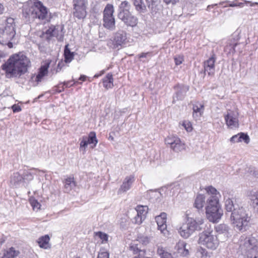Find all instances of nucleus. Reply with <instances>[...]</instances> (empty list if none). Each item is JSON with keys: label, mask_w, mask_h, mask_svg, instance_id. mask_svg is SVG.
<instances>
[{"label": "nucleus", "mask_w": 258, "mask_h": 258, "mask_svg": "<svg viewBox=\"0 0 258 258\" xmlns=\"http://www.w3.org/2000/svg\"><path fill=\"white\" fill-rule=\"evenodd\" d=\"M154 3H152L151 4H149L148 5V8L149 9H151V12L152 13H156V10H154L153 8H154Z\"/></svg>", "instance_id": "57"}, {"label": "nucleus", "mask_w": 258, "mask_h": 258, "mask_svg": "<svg viewBox=\"0 0 258 258\" xmlns=\"http://www.w3.org/2000/svg\"><path fill=\"white\" fill-rule=\"evenodd\" d=\"M140 241L144 244L149 242V239L147 237H143L140 239Z\"/></svg>", "instance_id": "56"}, {"label": "nucleus", "mask_w": 258, "mask_h": 258, "mask_svg": "<svg viewBox=\"0 0 258 258\" xmlns=\"http://www.w3.org/2000/svg\"><path fill=\"white\" fill-rule=\"evenodd\" d=\"M206 214L207 219L213 223H217L221 219L223 215V211L221 207L208 208L206 210Z\"/></svg>", "instance_id": "11"}, {"label": "nucleus", "mask_w": 258, "mask_h": 258, "mask_svg": "<svg viewBox=\"0 0 258 258\" xmlns=\"http://www.w3.org/2000/svg\"><path fill=\"white\" fill-rule=\"evenodd\" d=\"M103 73H104V71H102L101 72V74H96V75H95L94 77V78H98V77H99V76H100V75H101V74H103Z\"/></svg>", "instance_id": "63"}, {"label": "nucleus", "mask_w": 258, "mask_h": 258, "mask_svg": "<svg viewBox=\"0 0 258 258\" xmlns=\"http://www.w3.org/2000/svg\"><path fill=\"white\" fill-rule=\"evenodd\" d=\"M86 77L84 75H81L79 78V80L82 81H85L86 80Z\"/></svg>", "instance_id": "59"}, {"label": "nucleus", "mask_w": 258, "mask_h": 258, "mask_svg": "<svg viewBox=\"0 0 258 258\" xmlns=\"http://www.w3.org/2000/svg\"><path fill=\"white\" fill-rule=\"evenodd\" d=\"M15 34L14 19L9 18L5 25L0 28V43L7 45L10 48H12L13 43H15Z\"/></svg>", "instance_id": "4"}, {"label": "nucleus", "mask_w": 258, "mask_h": 258, "mask_svg": "<svg viewBox=\"0 0 258 258\" xmlns=\"http://www.w3.org/2000/svg\"><path fill=\"white\" fill-rule=\"evenodd\" d=\"M23 178L18 172H15L11 175L10 183L13 187H17L21 183Z\"/></svg>", "instance_id": "28"}, {"label": "nucleus", "mask_w": 258, "mask_h": 258, "mask_svg": "<svg viewBox=\"0 0 258 258\" xmlns=\"http://www.w3.org/2000/svg\"><path fill=\"white\" fill-rule=\"evenodd\" d=\"M157 253L161 258H173L172 254L163 247L158 248Z\"/></svg>", "instance_id": "38"}, {"label": "nucleus", "mask_w": 258, "mask_h": 258, "mask_svg": "<svg viewBox=\"0 0 258 258\" xmlns=\"http://www.w3.org/2000/svg\"><path fill=\"white\" fill-rule=\"evenodd\" d=\"M247 171L254 177L258 178V170L256 169L254 167H249Z\"/></svg>", "instance_id": "49"}, {"label": "nucleus", "mask_w": 258, "mask_h": 258, "mask_svg": "<svg viewBox=\"0 0 258 258\" xmlns=\"http://www.w3.org/2000/svg\"><path fill=\"white\" fill-rule=\"evenodd\" d=\"M29 202L33 208V210L37 211L40 209L41 205L38 201L33 197H30L29 199Z\"/></svg>", "instance_id": "43"}, {"label": "nucleus", "mask_w": 258, "mask_h": 258, "mask_svg": "<svg viewBox=\"0 0 258 258\" xmlns=\"http://www.w3.org/2000/svg\"><path fill=\"white\" fill-rule=\"evenodd\" d=\"M94 236L96 237H98L100 238L102 241L101 242L102 243H104L107 242L108 241V235L105 233H103L101 231L96 232L94 233Z\"/></svg>", "instance_id": "42"}, {"label": "nucleus", "mask_w": 258, "mask_h": 258, "mask_svg": "<svg viewBox=\"0 0 258 258\" xmlns=\"http://www.w3.org/2000/svg\"><path fill=\"white\" fill-rule=\"evenodd\" d=\"M74 16L79 19H84L86 15V7H74Z\"/></svg>", "instance_id": "29"}, {"label": "nucleus", "mask_w": 258, "mask_h": 258, "mask_svg": "<svg viewBox=\"0 0 258 258\" xmlns=\"http://www.w3.org/2000/svg\"><path fill=\"white\" fill-rule=\"evenodd\" d=\"M87 141L89 144H94V146H95L98 143V141L96 136V133L94 132H90L88 137H87Z\"/></svg>", "instance_id": "41"}, {"label": "nucleus", "mask_w": 258, "mask_h": 258, "mask_svg": "<svg viewBox=\"0 0 258 258\" xmlns=\"http://www.w3.org/2000/svg\"><path fill=\"white\" fill-rule=\"evenodd\" d=\"M226 3H229L228 6L229 7H237V6L242 7L244 5V4L242 3H237L236 2H230V1H225V2H221L219 3V5H223L224 4H226Z\"/></svg>", "instance_id": "45"}, {"label": "nucleus", "mask_w": 258, "mask_h": 258, "mask_svg": "<svg viewBox=\"0 0 258 258\" xmlns=\"http://www.w3.org/2000/svg\"><path fill=\"white\" fill-rule=\"evenodd\" d=\"M74 7H86L87 0H74Z\"/></svg>", "instance_id": "47"}, {"label": "nucleus", "mask_w": 258, "mask_h": 258, "mask_svg": "<svg viewBox=\"0 0 258 258\" xmlns=\"http://www.w3.org/2000/svg\"><path fill=\"white\" fill-rule=\"evenodd\" d=\"M239 250L247 258H258V240L252 236H241Z\"/></svg>", "instance_id": "3"}, {"label": "nucleus", "mask_w": 258, "mask_h": 258, "mask_svg": "<svg viewBox=\"0 0 258 258\" xmlns=\"http://www.w3.org/2000/svg\"><path fill=\"white\" fill-rule=\"evenodd\" d=\"M186 243L184 241H179L175 246L178 253L186 255L188 254V250L186 248Z\"/></svg>", "instance_id": "32"}, {"label": "nucleus", "mask_w": 258, "mask_h": 258, "mask_svg": "<svg viewBox=\"0 0 258 258\" xmlns=\"http://www.w3.org/2000/svg\"><path fill=\"white\" fill-rule=\"evenodd\" d=\"M199 243L212 250L216 249L219 245L217 237L209 231H204L200 234Z\"/></svg>", "instance_id": "8"}, {"label": "nucleus", "mask_w": 258, "mask_h": 258, "mask_svg": "<svg viewBox=\"0 0 258 258\" xmlns=\"http://www.w3.org/2000/svg\"><path fill=\"white\" fill-rule=\"evenodd\" d=\"M23 10L24 13L29 17L31 16L40 20H45L48 17L47 9L39 1L34 3L31 8L25 6Z\"/></svg>", "instance_id": "7"}, {"label": "nucleus", "mask_w": 258, "mask_h": 258, "mask_svg": "<svg viewBox=\"0 0 258 258\" xmlns=\"http://www.w3.org/2000/svg\"><path fill=\"white\" fill-rule=\"evenodd\" d=\"M175 93L173 96V103H175L176 101L182 100L189 90V86L182 84H178L174 86Z\"/></svg>", "instance_id": "13"}, {"label": "nucleus", "mask_w": 258, "mask_h": 258, "mask_svg": "<svg viewBox=\"0 0 258 258\" xmlns=\"http://www.w3.org/2000/svg\"><path fill=\"white\" fill-rule=\"evenodd\" d=\"M134 5L137 11L140 13H144L146 10V7L143 0H133Z\"/></svg>", "instance_id": "36"}, {"label": "nucleus", "mask_w": 258, "mask_h": 258, "mask_svg": "<svg viewBox=\"0 0 258 258\" xmlns=\"http://www.w3.org/2000/svg\"><path fill=\"white\" fill-rule=\"evenodd\" d=\"M63 85L66 86V87H69L72 86V85H70V82H64L63 83Z\"/></svg>", "instance_id": "60"}, {"label": "nucleus", "mask_w": 258, "mask_h": 258, "mask_svg": "<svg viewBox=\"0 0 258 258\" xmlns=\"http://www.w3.org/2000/svg\"><path fill=\"white\" fill-rule=\"evenodd\" d=\"M225 122L228 128L234 129L239 126L238 114L237 112L229 110L224 115Z\"/></svg>", "instance_id": "12"}, {"label": "nucleus", "mask_w": 258, "mask_h": 258, "mask_svg": "<svg viewBox=\"0 0 258 258\" xmlns=\"http://www.w3.org/2000/svg\"><path fill=\"white\" fill-rule=\"evenodd\" d=\"M64 191L69 193L75 188L76 186V182L73 177H69L63 181Z\"/></svg>", "instance_id": "23"}, {"label": "nucleus", "mask_w": 258, "mask_h": 258, "mask_svg": "<svg viewBox=\"0 0 258 258\" xmlns=\"http://www.w3.org/2000/svg\"><path fill=\"white\" fill-rule=\"evenodd\" d=\"M216 232L218 234H223L226 238H227L229 235L230 228L228 226L225 224H220L215 227Z\"/></svg>", "instance_id": "25"}, {"label": "nucleus", "mask_w": 258, "mask_h": 258, "mask_svg": "<svg viewBox=\"0 0 258 258\" xmlns=\"http://www.w3.org/2000/svg\"><path fill=\"white\" fill-rule=\"evenodd\" d=\"M152 53L151 52H143L141 54H139V58H144V57H147L148 56L151 57Z\"/></svg>", "instance_id": "54"}, {"label": "nucleus", "mask_w": 258, "mask_h": 258, "mask_svg": "<svg viewBox=\"0 0 258 258\" xmlns=\"http://www.w3.org/2000/svg\"><path fill=\"white\" fill-rule=\"evenodd\" d=\"M5 57V55L3 52H0V61H1V59Z\"/></svg>", "instance_id": "62"}, {"label": "nucleus", "mask_w": 258, "mask_h": 258, "mask_svg": "<svg viewBox=\"0 0 258 258\" xmlns=\"http://www.w3.org/2000/svg\"><path fill=\"white\" fill-rule=\"evenodd\" d=\"M183 60V57L181 56H177L174 57V62L176 66L180 65L182 63V61Z\"/></svg>", "instance_id": "51"}, {"label": "nucleus", "mask_w": 258, "mask_h": 258, "mask_svg": "<svg viewBox=\"0 0 258 258\" xmlns=\"http://www.w3.org/2000/svg\"><path fill=\"white\" fill-rule=\"evenodd\" d=\"M212 252H210L201 246L197 248L196 251V255L200 258H210L212 256Z\"/></svg>", "instance_id": "31"}, {"label": "nucleus", "mask_w": 258, "mask_h": 258, "mask_svg": "<svg viewBox=\"0 0 258 258\" xmlns=\"http://www.w3.org/2000/svg\"><path fill=\"white\" fill-rule=\"evenodd\" d=\"M11 108L14 112H18L21 110V107L17 104L13 105Z\"/></svg>", "instance_id": "52"}, {"label": "nucleus", "mask_w": 258, "mask_h": 258, "mask_svg": "<svg viewBox=\"0 0 258 258\" xmlns=\"http://www.w3.org/2000/svg\"><path fill=\"white\" fill-rule=\"evenodd\" d=\"M239 39L238 34L234 33L230 39L227 42L225 46L224 51L228 54L234 53L235 52V48L238 44V41Z\"/></svg>", "instance_id": "21"}, {"label": "nucleus", "mask_w": 258, "mask_h": 258, "mask_svg": "<svg viewBox=\"0 0 258 258\" xmlns=\"http://www.w3.org/2000/svg\"><path fill=\"white\" fill-rule=\"evenodd\" d=\"M5 11V8L2 4L0 3V14L4 13Z\"/></svg>", "instance_id": "58"}, {"label": "nucleus", "mask_w": 258, "mask_h": 258, "mask_svg": "<svg viewBox=\"0 0 258 258\" xmlns=\"http://www.w3.org/2000/svg\"><path fill=\"white\" fill-rule=\"evenodd\" d=\"M104 24L105 27L111 29L113 27V5L108 4L104 10Z\"/></svg>", "instance_id": "15"}, {"label": "nucleus", "mask_w": 258, "mask_h": 258, "mask_svg": "<svg viewBox=\"0 0 258 258\" xmlns=\"http://www.w3.org/2000/svg\"><path fill=\"white\" fill-rule=\"evenodd\" d=\"M216 60V54L213 53L207 60L204 62L203 66L205 73L207 72L209 76H213L214 75L215 72V63Z\"/></svg>", "instance_id": "18"}, {"label": "nucleus", "mask_w": 258, "mask_h": 258, "mask_svg": "<svg viewBox=\"0 0 258 258\" xmlns=\"http://www.w3.org/2000/svg\"><path fill=\"white\" fill-rule=\"evenodd\" d=\"M19 253V251L12 247L7 250L4 253L2 258H15Z\"/></svg>", "instance_id": "34"}, {"label": "nucleus", "mask_w": 258, "mask_h": 258, "mask_svg": "<svg viewBox=\"0 0 258 258\" xmlns=\"http://www.w3.org/2000/svg\"><path fill=\"white\" fill-rule=\"evenodd\" d=\"M61 67H60V62H59L57 65V69L56 70V73L59 72L61 70Z\"/></svg>", "instance_id": "61"}, {"label": "nucleus", "mask_w": 258, "mask_h": 258, "mask_svg": "<svg viewBox=\"0 0 258 258\" xmlns=\"http://www.w3.org/2000/svg\"><path fill=\"white\" fill-rule=\"evenodd\" d=\"M166 145L175 152H181L185 149V144L176 136L170 135L165 139Z\"/></svg>", "instance_id": "9"}, {"label": "nucleus", "mask_w": 258, "mask_h": 258, "mask_svg": "<svg viewBox=\"0 0 258 258\" xmlns=\"http://www.w3.org/2000/svg\"><path fill=\"white\" fill-rule=\"evenodd\" d=\"M103 86L106 89L111 88L113 86V78L111 74H108L103 80Z\"/></svg>", "instance_id": "37"}, {"label": "nucleus", "mask_w": 258, "mask_h": 258, "mask_svg": "<svg viewBox=\"0 0 258 258\" xmlns=\"http://www.w3.org/2000/svg\"><path fill=\"white\" fill-rule=\"evenodd\" d=\"M248 196L252 203L254 209L258 213V191H250Z\"/></svg>", "instance_id": "26"}, {"label": "nucleus", "mask_w": 258, "mask_h": 258, "mask_svg": "<svg viewBox=\"0 0 258 258\" xmlns=\"http://www.w3.org/2000/svg\"><path fill=\"white\" fill-rule=\"evenodd\" d=\"M135 181V177L134 175H130L126 176L123 179L121 185L117 190V195H121L129 190Z\"/></svg>", "instance_id": "17"}, {"label": "nucleus", "mask_w": 258, "mask_h": 258, "mask_svg": "<svg viewBox=\"0 0 258 258\" xmlns=\"http://www.w3.org/2000/svg\"><path fill=\"white\" fill-rule=\"evenodd\" d=\"M62 27L59 25H51L45 32H43L42 37L47 40H50L56 37L58 40L62 39L61 31Z\"/></svg>", "instance_id": "10"}, {"label": "nucleus", "mask_w": 258, "mask_h": 258, "mask_svg": "<svg viewBox=\"0 0 258 258\" xmlns=\"http://www.w3.org/2000/svg\"><path fill=\"white\" fill-rule=\"evenodd\" d=\"M98 258H109V253L107 252H102L98 254Z\"/></svg>", "instance_id": "53"}, {"label": "nucleus", "mask_w": 258, "mask_h": 258, "mask_svg": "<svg viewBox=\"0 0 258 258\" xmlns=\"http://www.w3.org/2000/svg\"><path fill=\"white\" fill-rule=\"evenodd\" d=\"M203 223L204 220L202 218L195 219L187 217L186 221L178 229V232L183 238H187L196 231L201 230V226Z\"/></svg>", "instance_id": "5"}, {"label": "nucleus", "mask_w": 258, "mask_h": 258, "mask_svg": "<svg viewBox=\"0 0 258 258\" xmlns=\"http://www.w3.org/2000/svg\"><path fill=\"white\" fill-rule=\"evenodd\" d=\"M49 240L50 238L49 236L48 235H45L40 237L38 239L37 242L41 248L47 249L50 248L49 243Z\"/></svg>", "instance_id": "30"}, {"label": "nucleus", "mask_w": 258, "mask_h": 258, "mask_svg": "<svg viewBox=\"0 0 258 258\" xmlns=\"http://www.w3.org/2000/svg\"><path fill=\"white\" fill-rule=\"evenodd\" d=\"M130 5L126 1L122 2L118 9V17L127 26L134 27L138 22V18L129 11Z\"/></svg>", "instance_id": "6"}, {"label": "nucleus", "mask_w": 258, "mask_h": 258, "mask_svg": "<svg viewBox=\"0 0 258 258\" xmlns=\"http://www.w3.org/2000/svg\"><path fill=\"white\" fill-rule=\"evenodd\" d=\"M109 139H111V140H113V138H112V136H111L110 134H109Z\"/></svg>", "instance_id": "64"}, {"label": "nucleus", "mask_w": 258, "mask_h": 258, "mask_svg": "<svg viewBox=\"0 0 258 258\" xmlns=\"http://www.w3.org/2000/svg\"><path fill=\"white\" fill-rule=\"evenodd\" d=\"M193 117L196 119L200 118L203 114L204 110V104L196 102L193 105Z\"/></svg>", "instance_id": "24"}, {"label": "nucleus", "mask_w": 258, "mask_h": 258, "mask_svg": "<svg viewBox=\"0 0 258 258\" xmlns=\"http://www.w3.org/2000/svg\"><path fill=\"white\" fill-rule=\"evenodd\" d=\"M128 42L126 33L122 30L116 32L114 36V49H120Z\"/></svg>", "instance_id": "14"}, {"label": "nucleus", "mask_w": 258, "mask_h": 258, "mask_svg": "<svg viewBox=\"0 0 258 258\" xmlns=\"http://www.w3.org/2000/svg\"><path fill=\"white\" fill-rule=\"evenodd\" d=\"M230 141L232 143H236L243 141L245 143L248 144L250 141L249 136L244 133H240L237 135L233 136L230 139Z\"/></svg>", "instance_id": "22"}, {"label": "nucleus", "mask_w": 258, "mask_h": 258, "mask_svg": "<svg viewBox=\"0 0 258 258\" xmlns=\"http://www.w3.org/2000/svg\"><path fill=\"white\" fill-rule=\"evenodd\" d=\"M166 219L167 215L165 213H162L159 216L156 217L158 229L165 236L168 234V231L167 230Z\"/></svg>", "instance_id": "20"}, {"label": "nucleus", "mask_w": 258, "mask_h": 258, "mask_svg": "<svg viewBox=\"0 0 258 258\" xmlns=\"http://www.w3.org/2000/svg\"><path fill=\"white\" fill-rule=\"evenodd\" d=\"M23 178L24 180H31L33 178V173L31 171H26L24 173Z\"/></svg>", "instance_id": "48"}, {"label": "nucleus", "mask_w": 258, "mask_h": 258, "mask_svg": "<svg viewBox=\"0 0 258 258\" xmlns=\"http://www.w3.org/2000/svg\"><path fill=\"white\" fill-rule=\"evenodd\" d=\"M182 125L184 127L185 130L188 132H190L192 130L191 123L188 120H184L182 123Z\"/></svg>", "instance_id": "46"}, {"label": "nucleus", "mask_w": 258, "mask_h": 258, "mask_svg": "<svg viewBox=\"0 0 258 258\" xmlns=\"http://www.w3.org/2000/svg\"><path fill=\"white\" fill-rule=\"evenodd\" d=\"M215 197L216 198L209 197V198L207 200L206 210L208 209V208L213 209V208L221 207V205L219 203L220 198H217L216 196H215Z\"/></svg>", "instance_id": "27"}, {"label": "nucleus", "mask_w": 258, "mask_h": 258, "mask_svg": "<svg viewBox=\"0 0 258 258\" xmlns=\"http://www.w3.org/2000/svg\"><path fill=\"white\" fill-rule=\"evenodd\" d=\"M69 45L65 46L64 50V61L66 63L71 62L74 59V54L73 52H72L68 47Z\"/></svg>", "instance_id": "35"}, {"label": "nucleus", "mask_w": 258, "mask_h": 258, "mask_svg": "<svg viewBox=\"0 0 258 258\" xmlns=\"http://www.w3.org/2000/svg\"><path fill=\"white\" fill-rule=\"evenodd\" d=\"M131 248L135 254L138 253V255L134 258H149L145 256L146 251L145 250L139 249L136 246H131Z\"/></svg>", "instance_id": "40"}, {"label": "nucleus", "mask_w": 258, "mask_h": 258, "mask_svg": "<svg viewBox=\"0 0 258 258\" xmlns=\"http://www.w3.org/2000/svg\"><path fill=\"white\" fill-rule=\"evenodd\" d=\"M207 192L210 195L209 197L220 198L221 195L220 192L213 186H209L205 188Z\"/></svg>", "instance_id": "39"}, {"label": "nucleus", "mask_w": 258, "mask_h": 258, "mask_svg": "<svg viewBox=\"0 0 258 258\" xmlns=\"http://www.w3.org/2000/svg\"><path fill=\"white\" fill-rule=\"evenodd\" d=\"M227 194L226 191L223 193L225 201V208L226 212L231 213V221L237 229L241 231H246L250 218L248 216L245 209L234 204L233 201L227 197Z\"/></svg>", "instance_id": "2"}, {"label": "nucleus", "mask_w": 258, "mask_h": 258, "mask_svg": "<svg viewBox=\"0 0 258 258\" xmlns=\"http://www.w3.org/2000/svg\"><path fill=\"white\" fill-rule=\"evenodd\" d=\"M31 66L30 59L22 53L13 54L2 66L8 78H20Z\"/></svg>", "instance_id": "1"}, {"label": "nucleus", "mask_w": 258, "mask_h": 258, "mask_svg": "<svg viewBox=\"0 0 258 258\" xmlns=\"http://www.w3.org/2000/svg\"><path fill=\"white\" fill-rule=\"evenodd\" d=\"M166 4H175L177 3L179 0H163Z\"/></svg>", "instance_id": "55"}, {"label": "nucleus", "mask_w": 258, "mask_h": 258, "mask_svg": "<svg viewBox=\"0 0 258 258\" xmlns=\"http://www.w3.org/2000/svg\"><path fill=\"white\" fill-rule=\"evenodd\" d=\"M88 145H89V143L87 141V137H83L80 144V150L85 152L86 151V148L87 147Z\"/></svg>", "instance_id": "44"}, {"label": "nucleus", "mask_w": 258, "mask_h": 258, "mask_svg": "<svg viewBox=\"0 0 258 258\" xmlns=\"http://www.w3.org/2000/svg\"><path fill=\"white\" fill-rule=\"evenodd\" d=\"M205 203V198L203 195H198L195 201L194 207L198 210L202 209Z\"/></svg>", "instance_id": "33"}, {"label": "nucleus", "mask_w": 258, "mask_h": 258, "mask_svg": "<svg viewBox=\"0 0 258 258\" xmlns=\"http://www.w3.org/2000/svg\"><path fill=\"white\" fill-rule=\"evenodd\" d=\"M137 214L133 220L135 224L140 225L145 219L148 213V207L145 206L138 205L135 208Z\"/></svg>", "instance_id": "16"}, {"label": "nucleus", "mask_w": 258, "mask_h": 258, "mask_svg": "<svg viewBox=\"0 0 258 258\" xmlns=\"http://www.w3.org/2000/svg\"><path fill=\"white\" fill-rule=\"evenodd\" d=\"M49 64L42 66L39 69L38 74H33L31 77V81L33 83L34 86H37L39 82L43 79V77L46 76L48 73V69Z\"/></svg>", "instance_id": "19"}, {"label": "nucleus", "mask_w": 258, "mask_h": 258, "mask_svg": "<svg viewBox=\"0 0 258 258\" xmlns=\"http://www.w3.org/2000/svg\"><path fill=\"white\" fill-rule=\"evenodd\" d=\"M148 197L152 199L158 198L159 193L156 191L150 190L148 192Z\"/></svg>", "instance_id": "50"}]
</instances>
